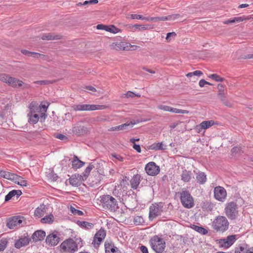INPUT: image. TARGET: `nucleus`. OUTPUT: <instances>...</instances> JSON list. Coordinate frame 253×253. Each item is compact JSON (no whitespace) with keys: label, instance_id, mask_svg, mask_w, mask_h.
Wrapping results in <instances>:
<instances>
[{"label":"nucleus","instance_id":"15","mask_svg":"<svg viewBox=\"0 0 253 253\" xmlns=\"http://www.w3.org/2000/svg\"><path fill=\"white\" fill-rule=\"evenodd\" d=\"M226 191L222 187L216 186L214 189V197L219 201L222 202L226 197Z\"/></svg>","mask_w":253,"mask_h":253},{"label":"nucleus","instance_id":"63","mask_svg":"<svg viewBox=\"0 0 253 253\" xmlns=\"http://www.w3.org/2000/svg\"><path fill=\"white\" fill-rule=\"evenodd\" d=\"M142 253H149L147 248L144 246L142 245L138 248Z\"/></svg>","mask_w":253,"mask_h":253},{"label":"nucleus","instance_id":"2","mask_svg":"<svg viewBox=\"0 0 253 253\" xmlns=\"http://www.w3.org/2000/svg\"><path fill=\"white\" fill-rule=\"evenodd\" d=\"M100 205L105 210L115 212L119 209L118 201L110 195H104L100 197Z\"/></svg>","mask_w":253,"mask_h":253},{"label":"nucleus","instance_id":"57","mask_svg":"<svg viewBox=\"0 0 253 253\" xmlns=\"http://www.w3.org/2000/svg\"><path fill=\"white\" fill-rule=\"evenodd\" d=\"M199 86L201 87H204L205 84H208V85H212V84H211V83H209L208 82H207L204 79L201 80L199 81Z\"/></svg>","mask_w":253,"mask_h":253},{"label":"nucleus","instance_id":"13","mask_svg":"<svg viewBox=\"0 0 253 253\" xmlns=\"http://www.w3.org/2000/svg\"><path fill=\"white\" fill-rule=\"evenodd\" d=\"M106 236V231L103 228H101L98 230L94 235L92 244L95 248H97L100 245L101 242Z\"/></svg>","mask_w":253,"mask_h":253},{"label":"nucleus","instance_id":"7","mask_svg":"<svg viewBox=\"0 0 253 253\" xmlns=\"http://www.w3.org/2000/svg\"><path fill=\"white\" fill-rule=\"evenodd\" d=\"M47 117V115L45 113H28L27 117L28 118V122L30 125H35L38 121L41 122H44Z\"/></svg>","mask_w":253,"mask_h":253},{"label":"nucleus","instance_id":"28","mask_svg":"<svg viewBox=\"0 0 253 253\" xmlns=\"http://www.w3.org/2000/svg\"><path fill=\"white\" fill-rule=\"evenodd\" d=\"M248 18L245 17V16H241V17H234L232 19H230L225 20V21H223V23L224 24H233L234 23H239V22H242V21H243L245 20H246Z\"/></svg>","mask_w":253,"mask_h":253},{"label":"nucleus","instance_id":"4","mask_svg":"<svg viewBox=\"0 0 253 253\" xmlns=\"http://www.w3.org/2000/svg\"><path fill=\"white\" fill-rule=\"evenodd\" d=\"M212 226L217 232H224L228 229L229 222L225 216L218 215L213 221Z\"/></svg>","mask_w":253,"mask_h":253},{"label":"nucleus","instance_id":"10","mask_svg":"<svg viewBox=\"0 0 253 253\" xmlns=\"http://www.w3.org/2000/svg\"><path fill=\"white\" fill-rule=\"evenodd\" d=\"M61 234L59 232L54 230L52 233L48 235L45 239V242L47 244L51 246H56L60 240Z\"/></svg>","mask_w":253,"mask_h":253},{"label":"nucleus","instance_id":"61","mask_svg":"<svg viewBox=\"0 0 253 253\" xmlns=\"http://www.w3.org/2000/svg\"><path fill=\"white\" fill-rule=\"evenodd\" d=\"M171 107L166 105H161L159 107L160 109L163 110L165 111L170 112Z\"/></svg>","mask_w":253,"mask_h":253},{"label":"nucleus","instance_id":"12","mask_svg":"<svg viewBox=\"0 0 253 253\" xmlns=\"http://www.w3.org/2000/svg\"><path fill=\"white\" fill-rule=\"evenodd\" d=\"M145 169L146 173L151 176L157 175L160 170L159 167L153 162L148 163L145 166Z\"/></svg>","mask_w":253,"mask_h":253},{"label":"nucleus","instance_id":"30","mask_svg":"<svg viewBox=\"0 0 253 253\" xmlns=\"http://www.w3.org/2000/svg\"><path fill=\"white\" fill-rule=\"evenodd\" d=\"M249 245L246 244H242L235 248V253H249Z\"/></svg>","mask_w":253,"mask_h":253},{"label":"nucleus","instance_id":"62","mask_svg":"<svg viewBox=\"0 0 253 253\" xmlns=\"http://www.w3.org/2000/svg\"><path fill=\"white\" fill-rule=\"evenodd\" d=\"M112 156L113 157L118 160L120 162H123L124 161V158H123L121 155H120L119 154L114 153V154H112Z\"/></svg>","mask_w":253,"mask_h":253},{"label":"nucleus","instance_id":"41","mask_svg":"<svg viewBox=\"0 0 253 253\" xmlns=\"http://www.w3.org/2000/svg\"><path fill=\"white\" fill-rule=\"evenodd\" d=\"M125 96L126 97V98H129V97L134 98L135 96L138 97H140L141 96V95L139 93L135 94V93H134V92H132L131 91H128L126 93L122 95L123 97H124Z\"/></svg>","mask_w":253,"mask_h":253},{"label":"nucleus","instance_id":"26","mask_svg":"<svg viewBox=\"0 0 253 253\" xmlns=\"http://www.w3.org/2000/svg\"><path fill=\"white\" fill-rule=\"evenodd\" d=\"M28 108L29 112L28 113H40L42 112L40 106L36 102H32L29 104Z\"/></svg>","mask_w":253,"mask_h":253},{"label":"nucleus","instance_id":"20","mask_svg":"<svg viewBox=\"0 0 253 253\" xmlns=\"http://www.w3.org/2000/svg\"><path fill=\"white\" fill-rule=\"evenodd\" d=\"M46 235L45 232L42 230L36 231L31 236V239L34 242H41L44 240Z\"/></svg>","mask_w":253,"mask_h":253},{"label":"nucleus","instance_id":"48","mask_svg":"<svg viewBox=\"0 0 253 253\" xmlns=\"http://www.w3.org/2000/svg\"><path fill=\"white\" fill-rule=\"evenodd\" d=\"M133 222L136 225H140L144 222V220L142 216H137L134 218Z\"/></svg>","mask_w":253,"mask_h":253},{"label":"nucleus","instance_id":"45","mask_svg":"<svg viewBox=\"0 0 253 253\" xmlns=\"http://www.w3.org/2000/svg\"><path fill=\"white\" fill-rule=\"evenodd\" d=\"M80 160L78 158L77 156H74L73 160L72 161V166L73 168L76 169H79Z\"/></svg>","mask_w":253,"mask_h":253},{"label":"nucleus","instance_id":"58","mask_svg":"<svg viewBox=\"0 0 253 253\" xmlns=\"http://www.w3.org/2000/svg\"><path fill=\"white\" fill-rule=\"evenodd\" d=\"M176 34L175 32H169L167 34L166 40L168 42L170 41V38H175Z\"/></svg>","mask_w":253,"mask_h":253},{"label":"nucleus","instance_id":"46","mask_svg":"<svg viewBox=\"0 0 253 253\" xmlns=\"http://www.w3.org/2000/svg\"><path fill=\"white\" fill-rule=\"evenodd\" d=\"M29 57H33L37 58H40L44 56L43 54H40L39 53L29 51V53L26 55Z\"/></svg>","mask_w":253,"mask_h":253},{"label":"nucleus","instance_id":"23","mask_svg":"<svg viewBox=\"0 0 253 253\" xmlns=\"http://www.w3.org/2000/svg\"><path fill=\"white\" fill-rule=\"evenodd\" d=\"M141 176L140 174H136L133 175L132 179L130 180V183L132 188L136 189L140 182Z\"/></svg>","mask_w":253,"mask_h":253},{"label":"nucleus","instance_id":"39","mask_svg":"<svg viewBox=\"0 0 253 253\" xmlns=\"http://www.w3.org/2000/svg\"><path fill=\"white\" fill-rule=\"evenodd\" d=\"M208 77L216 82H221L225 80L224 78L220 77L218 75L216 74H211Z\"/></svg>","mask_w":253,"mask_h":253},{"label":"nucleus","instance_id":"16","mask_svg":"<svg viewBox=\"0 0 253 253\" xmlns=\"http://www.w3.org/2000/svg\"><path fill=\"white\" fill-rule=\"evenodd\" d=\"M236 235H229L226 238L220 239L219 240V244L221 247L229 248L234 244L236 240Z\"/></svg>","mask_w":253,"mask_h":253},{"label":"nucleus","instance_id":"56","mask_svg":"<svg viewBox=\"0 0 253 253\" xmlns=\"http://www.w3.org/2000/svg\"><path fill=\"white\" fill-rule=\"evenodd\" d=\"M153 22H157L159 21H166L168 20V18H166V16H162V17H153Z\"/></svg>","mask_w":253,"mask_h":253},{"label":"nucleus","instance_id":"8","mask_svg":"<svg viewBox=\"0 0 253 253\" xmlns=\"http://www.w3.org/2000/svg\"><path fill=\"white\" fill-rule=\"evenodd\" d=\"M74 111H93L96 110H102L106 108L104 105L94 104H78L72 106Z\"/></svg>","mask_w":253,"mask_h":253},{"label":"nucleus","instance_id":"44","mask_svg":"<svg viewBox=\"0 0 253 253\" xmlns=\"http://www.w3.org/2000/svg\"><path fill=\"white\" fill-rule=\"evenodd\" d=\"M70 211L72 213H73L74 215H84V213L82 211L77 210L72 206H70Z\"/></svg>","mask_w":253,"mask_h":253},{"label":"nucleus","instance_id":"43","mask_svg":"<svg viewBox=\"0 0 253 253\" xmlns=\"http://www.w3.org/2000/svg\"><path fill=\"white\" fill-rule=\"evenodd\" d=\"M8 241L5 238L0 240V252L3 251L6 248Z\"/></svg>","mask_w":253,"mask_h":253},{"label":"nucleus","instance_id":"51","mask_svg":"<svg viewBox=\"0 0 253 253\" xmlns=\"http://www.w3.org/2000/svg\"><path fill=\"white\" fill-rule=\"evenodd\" d=\"M203 74V72L199 70H196L193 72L189 73L186 74V76H200Z\"/></svg>","mask_w":253,"mask_h":253},{"label":"nucleus","instance_id":"25","mask_svg":"<svg viewBox=\"0 0 253 253\" xmlns=\"http://www.w3.org/2000/svg\"><path fill=\"white\" fill-rule=\"evenodd\" d=\"M61 36L59 35H55L53 33H48L44 34L41 37L43 40L51 41L55 40H59Z\"/></svg>","mask_w":253,"mask_h":253},{"label":"nucleus","instance_id":"54","mask_svg":"<svg viewBox=\"0 0 253 253\" xmlns=\"http://www.w3.org/2000/svg\"><path fill=\"white\" fill-rule=\"evenodd\" d=\"M49 177L52 181H55L57 180V178L58 177V175H57V174L53 172V171H52L50 173H49Z\"/></svg>","mask_w":253,"mask_h":253},{"label":"nucleus","instance_id":"42","mask_svg":"<svg viewBox=\"0 0 253 253\" xmlns=\"http://www.w3.org/2000/svg\"><path fill=\"white\" fill-rule=\"evenodd\" d=\"M220 99L225 106L229 107H232L233 106L232 103L227 100L225 95L222 96L221 98Z\"/></svg>","mask_w":253,"mask_h":253},{"label":"nucleus","instance_id":"6","mask_svg":"<svg viewBox=\"0 0 253 253\" xmlns=\"http://www.w3.org/2000/svg\"><path fill=\"white\" fill-rule=\"evenodd\" d=\"M164 203L159 202L152 204L149 208V219L153 220L155 218L161 215L163 211Z\"/></svg>","mask_w":253,"mask_h":253},{"label":"nucleus","instance_id":"59","mask_svg":"<svg viewBox=\"0 0 253 253\" xmlns=\"http://www.w3.org/2000/svg\"><path fill=\"white\" fill-rule=\"evenodd\" d=\"M241 151V147L238 146H235L231 149V152L233 154L240 153Z\"/></svg>","mask_w":253,"mask_h":253},{"label":"nucleus","instance_id":"29","mask_svg":"<svg viewBox=\"0 0 253 253\" xmlns=\"http://www.w3.org/2000/svg\"><path fill=\"white\" fill-rule=\"evenodd\" d=\"M214 207V205L211 201H206L203 202L202 206V209L204 211H211L213 210Z\"/></svg>","mask_w":253,"mask_h":253},{"label":"nucleus","instance_id":"27","mask_svg":"<svg viewBox=\"0 0 253 253\" xmlns=\"http://www.w3.org/2000/svg\"><path fill=\"white\" fill-rule=\"evenodd\" d=\"M147 148L149 150H165L167 149L166 145L164 147L163 142L153 143V144L147 146Z\"/></svg>","mask_w":253,"mask_h":253},{"label":"nucleus","instance_id":"35","mask_svg":"<svg viewBox=\"0 0 253 253\" xmlns=\"http://www.w3.org/2000/svg\"><path fill=\"white\" fill-rule=\"evenodd\" d=\"M191 227L196 231L204 235H206L208 233V230L202 226L193 224Z\"/></svg>","mask_w":253,"mask_h":253},{"label":"nucleus","instance_id":"5","mask_svg":"<svg viewBox=\"0 0 253 253\" xmlns=\"http://www.w3.org/2000/svg\"><path fill=\"white\" fill-rule=\"evenodd\" d=\"M180 199L182 205L186 208L190 209L194 206L193 198L187 190L180 192Z\"/></svg>","mask_w":253,"mask_h":253},{"label":"nucleus","instance_id":"14","mask_svg":"<svg viewBox=\"0 0 253 253\" xmlns=\"http://www.w3.org/2000/svg\"><path fill=\"white\" fill-rule=\"evenodd\" d=\"M23 217L19 216H12L8 219L6 226L10 229H14L18 226H20L23 222Z\"/></svg>","mask_w":253,"mask_h":253},{"label":"nucleus","instance_id":"3","mask_svg":"<svg viewBox=\"0 0 253 253\" xmlns=\"http://www.w3.org/2000/svg\"><path fill=\"white\" fill-rule=\"evenodd\" d=\"M150 244L152 249L156 253H166L165 251L166 249L165 241L159 237L158 235H155L150 240Z\"/></svg>","mask_w":253,"mask_h":253},{"label":"nucleus","instance_id":"53","mask_svg":"<svg viewBox=\"0 0 253 253\" xmlns=\"http://www.w3.org/2000/svg\"><path fill=\"white\" fill-rule=\"evenodd\" d=\"M15 196L13 190L10 191L5 197V202L9 201Z\"/></svg>","mask_w":253,"mask_h":253},{"label":"nucleus","instance_id":"47","mask_svg":"<svg viewBox=\"0 0 253 253\" xmlns=\"http://www.w3.org/2000/svg\"><path fill=\"white\" fill-rule=\"evenodd\" d=\"M170 112L178 113V114H188L189 112L187 110L179 109L171 107Z\"/></svg>","mask_w":253,"mask_h":253},{"label":"nucleus","instance_id":"60","mask_svg":"<svg viewBox=\"0 0 253 253\" xmlns=\"http://www.w3.org/2000/svg\"><path fill=\"white\" fill-rule=\"evenodd\" d=\"M98 2V0H85L84 1V5H87L88 4H95Z\"/></svg>","mask_w":253,"mask_h":253},{"label":"nucleus","instance_id":"36","mask_svg":"<svg viewBox=\"0 0 253 253\" xmlns=\"http://www.w3.org/2000/svg\"><path fill=\"white\" fill-rule=\"evenodd\" d=\"M94 168V166L90 163L88 167L85 169L84 171L83 172V174L84 177V179H86L89 175L90 171Z\"/></svg>","mask_w":253,"mask_h":253},{"label":"nucleus","instance_id":"64","mask_svg":"<svg viewBox=\"0 0 253 253\" xmlns=\"http://www.w3.org/2000/svg\"><path fill=\"white\" fill-rule=\"evenodd\" d=\"M131 18L132 19L142 20V16L141 15L132 14L130 15Z\"/></svg>","mask_w":253,"mask_h":253},{"label":"nucleus","instance_id":"19","mask_svg":"<svg viewBox=\"0 0 253 253\" xmlns=\"http://www.w3.org/2000/svg\"><path fill=\"white\" fill-rule=\"evenodd\" d=\"M24 237H21L15 241L14 247L17 249H20L22 247H25L29 244L31 238L28 237V234Z\"/></svg>","mask_w":253,"mask_h":253},{"label":"nucleus","instance_id":"18","mask_svg":"<svg viewBox=\"0 0 253 253\" xmlns=\"http://www.w3.org/2000/svg\"><path fill=\"white\" fill-rule=\"evenodd\" d=\"M7 84L13 87H21L24 85L23 88L28 87V84H24L22 81L10 76Z\"/></svg>","mask_w":253,"mask_h":253},{"label":"nucleus","instance_id":"40","mask_svg":"<svg viewBox=\"0 0 253 253\" xmlns=\"http://www.w3.org/2000/svg\"><path fill=\"white\" fill-rule=\"evenodd\" d=\"M53 136L55 138L60 139L64 142H67L69 140L68 137L63 134L55 133L53 134Z\"/></svg>","mask_w":253,"mask_h":253},{"label":"nucleus","instance_id":"32","mask_svg":"<svg viewBox=\"0 0 253 253\" xmlns=\"http://www.w3.org/2000/svg\"><path fill=\"white\" fill-rule=\"evenodd\" d=\"M196 179L197 182L200 184H204L207 181V177L206 174L203 172H199L197 174Z\"/></svg>","mask_w":253,"mask_h":253},{"label":"nucleus","instance_id":"9","mask_svg":"<svg viewBox=\"0 0 253 253\" xmlns=\"http://www.w3.org/2000/svg\"><path fill=\"white\" fill-rule=\"evenodd\" d=\"M237 205L234 202L228 203L225 209V213L227 216L230 219H234L236 217L237 211Z\"/></svg>","mask_w":253,"mask_h":253},{"label":"nucleus","instance_id":"17","mask_svg":"<svg viewBox=\"0 0 253 253\" xmlns=\"http://www.w3.org/2000/svg\"><path fill=\"white\" fill-rule=\"evenodd\" d=\"M187 125L189 126H212L213 125H220V124L218 122L210 120L203 121L199 125H196L195 121L194 120H191L188 122Z\"/></svg>","mask_w":253,"mask_h":253},{"label":"nucleus","instance_id":"11","mask_svg":"<svg viewBox=\"0 0 253 253\" xmlns=\"http://www.w3.org/2000/svg\"><path fill=\"white\" fill-rule=\"evenodd\" d=\"M66 131L69 134L77 136L84 135L89 132L88 127H67Z\"/></svg>","mask_w":253,"mask_h":253},{"label":"nucleus","instance_id":"24","mask_svg":"<svg viewBox=\"0 0 253 253\" xmlns=\"http://www.w3.org/2000/svg\"><path fill=\"white\" fill-rule=\"evenodd\" d=\"M193 173L191 171L184 169L181 174V180L184 182H188L191 179Z\"/></svg>","mask_w":253,"mask_h":253},{"label":"nucleus","instance_id":"33","mask_svg":"<svg viewBox=\"0 0 253 253\" xmlns=\"http://www.w3.org/2000/svg\"><path fill=\"white\" fill-rule=\"evenodd\" d=\"M77 223L81 227L84 228L85 229H92L94 226L93 223L84 221H81L78 220Z\"/></svg>","mask_w":253,"mask_h":253},{"label":"nucleus","instance_id":"22","mask_svg":"<svg viewBox=\"0 0 253 253\" xmlns=\"http://www.w3.org/2000/svg\"><path fill=\"white\" fill-rule=\"evenodd\" d=\"M104 247L105 253H121V252L119 250L118 248L115 246L114 243L112 241H106L105 242Z\"/></svg>","mask_w":253,"mask_h":253},{"label":"nucleus","instance_id":"37","mask_svg":"<svg viewBox=\"0 0 253 253\" xmlns=\"http://www.w3.org/2000/svg\"><path fill=\"white\" fill-rule=\"evenodd\" d=\"M53 216L52 214L46 215L41 219V222L42 223H51L53 222Z\"/></svg>","mask_w":253,"mask_h":253},{"label":"nucleus","instance_id":"21","mask_svg":"<svg viewBox=\"0 0 253 253\" xmlns=\"http://www.w3.org/2000/svg\"><path fill=\"white\" fill-rule=\"evenodd\" d=\"M98 30H104L113 34H116L121 31V30L115 27L113 25L107 26L103 24H98L96 26Z\"/></svg>","mask_w":253,"mask_h":253},{"label":"nucleus","instance_id":"1","mask_svg":"<svg viewBox=\"0 0 253 253\" xmlns=\"http://www.w3.org/2000/svg\"><path fill=\"white\" fill-rule=\"evenodd\" d=\"M84 242L80 236H75L73 238H69L64 240L60 245L63 253H75L79 248H82Z\"/></svg>","mask_w":253,"mask_h":253},{"label":"nucleus","instance_id":"49","mask_svg":"<svg viewBox=\"0 0 253 253\" xmlns=\"http://www.w3.org/2000/svg\"><path fill=\"white\" fill-rule=\"evenodd\" d=\"M10 76L5 74L0 75V81L7 84Z\"/></svg>","mask_w":253,"mask_h":253},{"label":"nucleus","instance_id":"34","mask_svg":"<svg viewBox=\"0 0 253 253\" xmlns=\"http://www.w3.org/2000/svg\"><path fill=\"white\" fill-rule=\"evenodd\" d=\"M70 184L73 186L78 187L81 185L80 180L76 178V174L72 175L69 179Z\"/></svg>","mask_w":253,"mask_h":253},{"label":"nucleus","instance_id":"55","mask_svg":"<svg viewBox=\"0 0 253 253\" xmlns=\"http://www.w3.org/2000/svg\"><path fill=\"white\" fill-rule=\"evenodd\" d=\"M180 16L179 14H171L166 16L168 18L167 20H175Z\"/></svg>","mask_w":253,"mask_h":253},{"label":"nucleus","instance_id":"50","mask_svg":"<svg viewBox=\"0 0 253 253\" xmlns=\"http://www.w3.org/2000/svg\"><path fill=\"white\" fill-rule=\"evenodd\" d=\"M14 176H16L15 173H11L8 171H6V173L5 174L4 178H5V179H7L12 181V179H13V178L14 177Z\"/></svg>","mask_w":253,"mask_h":253},{"label":"nucleus","instance_id":"52","mask_svg":"<svg viewBox=\"0 0 253 253\" xmlns=\"http://www.w3.org/2000/svg\"><path fill=\"white\" fill-rule=\"evenodd\" d=\"M35 215L38 217H41L44 214V211L39 208H37L35 211Z\"/></svg>","mask_w":253,"mask_h":253},{"label":"nucleus","instance_id":"31","mask_svg":"<svg viewBox=\"0 0 253 253\" xmlns=\"http://www.w3.org/2000/svg\"><path fill=\"white\" fill-rule=\"evenodd\" d=\"M12 181L15 183L22 186H26L27 184L26 180H23V178L22 177L16 174V176H14Z\"/></svg>","mask_w":253,"mask_h":253},{"label":"nucleus","instance_id":"38","mask_svg":"<svg viewBox=\"0 0 253 253\" xmlns=\"http://www.w3.org/2000/svg\"><path fill=\"white\" fill-rule=\"evenodd\" d=\"M139 122H140L139 120H133L130 121H127L126 123L123 124L119 126H128L130 125L133 126L136 125Z\"/></svg>","mask_w":253,"mask_h":253}]
</instances>
